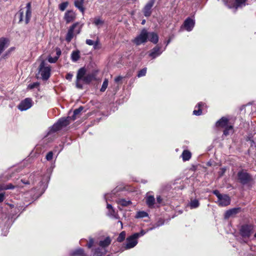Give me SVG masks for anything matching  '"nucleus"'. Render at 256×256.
I'll use <instances>...</instances> for the list:
<instances>
[{"label":"nucleus","mask_w":256,"mask_h":256,"mask_svg":"<svg viewBox=\"0 0 256 256\" xmlns=\"http://www.w3.org/2000/svg\"><path fill=\"white\" fill-rule=\"evenodd\" d=\"M255 226L253 224H242L240 228V234L244 239H248L254 234Z\"/></svg>","instance_id":"1"},{"label":"nucleus","mask_w":256,"mask_h":256,"mask_svg":"<svg viewBox=\"0 0 256 256\" xmlns=\"http://www.w3.org/2000/svg\"><path fill=\"white\" fill-rule=\"evenodd\" d=\"M82 26L78 22L73 24L68 29L66 36V40L70 42L76 34L80 33Z\"/></svg>","instance_id":"2"},{"label":"nucleus","mask_w":256,"mask_h":256,"mask_svg":"<svg viewBox=\"0 0 256 256\" xmlns=\"http://www.w3.org/2000/svg\"><path fill=\"white\" fill-rule=\"evenodd\" d=\"M213 194L218 198L217 203L221 206H226L230 204V196L226 194H221L218 190H214Z\"/></svg>","instance_id":"3"},{"label":"nucleus","mask_w":256,"mask_h":256,"mask_svg":"<svg viewBox=\"0 0 256 256\" xmlns=\"http://www.w3.org/2000/svg\"><path fill=\"white\" fill-rule=\"evenodd\" d=\"M50 67L46 64L45 62L42 60L38 68V74L40 75L41 78L44 80H47L50 75Z\"/></svg>","instance_id":"4"},{"label":"nucleus","mask_w":256,"mask_h":256,"mask_svg":"<svg viewBox=\"0 0 256 256\" xmlns=\"http://www.w3.org/2000/svg\"><path fill=\"white\" fill-rule=\"evenodd\" d=\"M246 0H224L226 6L230 8H235L237 9L238 8H242L246 5Z\"/></svg>","instance_id":"5"},{"label":"nucleus","mask_w":256,"mask_h":256,"mask_svg":"<svg viewBox=\"0 0 256 256\" xmlns=\"http://www.w3.org/2000/svg\"><path fill=\"white\" fill-rule=\"evenodd\" d=\"M148 38V32L144 28L141 31L140 34L133 40V42L138 46L146 42Z\"/></svg>","instance_id":"6"},{"label":"nucleus","mask_w":256,"mask_h":256,"mask_svg":"<svg viewBox=\"0 0 256 256\" xmlns=\"http://www.w3.org/2000/svg\"><path fill=\"white\" fill-rule=\"evenodd\" d=\"M138 238L133 234L128 237L126 240V244L124 248L125 250H128L134 248L138 244Z\"/></svg>","instance_id":"7"},{"label":"nucleus","mask_w":256,"mask_h":256,"mask_svg":"<svg viewBox=\"0 0 256 256\" xmlns=\"http://www.w3.org/2000/svg\"><path fill=\"white\" fill-rule=\"evenodd\" d=\"M238 177L240 182L243 184H246L252 180L251 176L243 170L238 172Z\"/></svg>","instance_id":"8"},{"label":"nucleus","mask_w":256,"mask_h":256,"mask_svg":"<svg viewBox=\"0 0 256 256\" xmlns=\"http://www.w3.org/2000/svg\"><path fill=\"white\" fill-rule=\"evenodd\" d=\"M32 106V100L30 98H26L22 101L18 106L21 111L26 110Z\"/></svg>","instance_id":"9"},{"label":"nucleus","mask_w":256,"mask_h":256,"mask_svg":"<svg viewBox=\"0 0 256 256\" xmlns=\"http://www.w3.org/2000/svg\"><path fill=\"white\" fill-rule=\"evenodd\" d=\"M155 0H149L143 8L144 14L145 16H150L152 14V8L154 6Z\"/></svg>","instance_id":"10"},{"label":"nucleus","mask_w":256,"mask_h":256,"mask_svg":"<svg viewBox=\"0 0 256 256\" xmlns=\"http://www.w3.org/2000/svg\"><path fill=\"white\" fill-rule=\"evenodd\" d=\"M76 18V14L72 10H68L64 14V19L66 23L74 21Z\"/></svg>","instance_id":"11"},{"label":"nucleus","mask_w":256,"mask_h":256,"mask_svg":"<svg viewBox=\"0 0 256 256\" xmlns=\"http://www.w3.org/2000/svg\"><path fill=\"white\" fill-rule=\"evenodd\" d=\"M194 26V21L190 18H187L184 23V26L188 31H191Z\"/></svg>","instance_id":"12"},{"label":"nucleus","mask_w":256,"mask_h":256,"mask_svg":"<svg viewBox=\"0 0 256 256\" xmlns=\"http://www.w3.org/2000/svg\"><path fill=\"white\" fill-rule=\"evenodd\" d=\"M150 192H148L146 196V202L147 206L150 208H154L155 198L154 196L150 195Z\"/></svg>","instance_id":"13"},{"label":"nucleus","mask_w":256,"mask_h":256,"mask_svg":"<svg viewBox=\"0 0 256 256\" xmlns=\"http://www.w3.org/2000/svg\"><path fill=\"white\" fill-rule=\"evenodd\" d=\"M240 210V208H233L230 210H227L224 214V218H228L230 216H232L238 213Z\"/></svg>","instance_id":"14"},{"label":"nucleus","mask_w":256,"mask_h":256,"mask_svg":"<svg viewBox=\"0 0 256 256\" xmlns=\"http://www.w3.org/2000/svg\"><path fill=\"white\" fill-rule=\"evenodd\" d=\"M228 120L225 117L222 118L220 120L216 122V127H220L224 128L228 126Z\"/></svg>","instance_id":"15"},{"label":"nucleus","mask_w":256,"mask_h":256,"mask_svg":"<svg viewBox=\"0 0 256 256\" xmlns=\"http://www.w3.org/2000/svg\"><path fill=\"white\" fill-rule=\"evenodd\" d=\"M161 48L158 46H155L153 48L150 52L149 54V56H151L152 58H156V56L160 55L162 52L160 51Z\"/></svg>","instance_id":"16"},{"label":"nucleus","mask_w":256,"mask_h":256,"mask_svg":"<svg viewBox=\"0 0 256 256\" xmlns=\"http://www.w3.org/2000/svg\"><path fill=\"white\" fill-rule=\"evenodd\" d=\"M26 8L25 22L26 24H27L29 22L32 15L31 4L30 2H28L26 4Z\"/></svg>","instance_id":"17"},{"label":"nucleus","mask_w":256,"mask_h":256,"mask_svg":"<svg viewBox=\"0 0 256 256\" xmlns=\"http://www.w3.org/2000/svg\"><path fill=\"white\" fill-rule=\"evenodd\" d=\"M84 0H74V5L78 8L82 14L84 12Z\"/></svg>","instance_id":"18"},{"label":"nucleus","mask_w":256,"mask_h":256,"mask_svg":"<svg viewBox=\"0 0 256 256\" xmlns=\"http://www.w3.org/2000/svg\"><path fill=\"white\" fill-rule=\"evenodd\" d=\"M72 120L71 117L68 116L66 118H62L58 120V123L60 124V126L62 128L64 126H66L70 123V120Z\"/></svg>","instance_id":"19"},{"label":"nucleus","mask_w":256,"mask_h":256,"mask_svg":"<svg viewBox=\"0 0 256 256\" xmlns=\"http://www.w3.org/2000/svg\"><path fill=\"white\" fill-rule=\"evenodd\" d=\"M148 38L150 41L155 44L158 41V34L154 32H148Z\"/></svg>","instance_id":"20"},{"label":"nucleus","mask_w":256,"mask_h":256,"mask_svg":"<svg viewBox=\"0 0 256 256\" xmlns=\"http://www.w3.org/2000/svg\"><path fill=\"white\" fill-rule=\"evenodd\" d=\"M111 241L110 238L108 236L104 240H100L99 245L102 248H104L108 246L110 244Z\"/></svg>","instance_id":"21"},{"label":"nucleus","mask_w":256,"mask_h":256,"mask_svg":"<svg viewBox=\"0 0 256 256\" xmlns=\"http://www.w3.org/2000/svg\"><path fill=\"white\" fill-rule=\"evenodd\" d=\"M86 70L84 68H80L77 73V81H80L81 80H83V78L85 76L84 75L86 74Z\"/></svg>","instance_id":"22"},{"label":"nucleus","mask_w":256,"mask_h":256,"mask_svg":"<svg viewBox=\"0 0 256 256\" xmlns=\"http://www.w3.org/2000/svg\"><path fill=\"white\" fill-rule=\"evenodd\" d=\"M80 58V52L79 50L73 51L71 54V59L73 62L78 61Z\"/></svg>","instance_id":"23"},{"label":"nucleus","mask_w":256,"mask_h":256,"mask_svg":"<svg viewBox=\"0 0 256 256\" xmlns=\"http://www.w3.org/2000/svg\"><path fill=\"white\" fill-rule=\"evenodd\" d=\"M204 103H203L202 102H199L198 104V105L196 106V108H198V110H194L193 111V114L196 116H200V114H202V110H201L200 108L202 106H204Z\"/></svg>","instance_id":"24"},{"label":"nucleus","mask_w":256,"mask_h":256,"mask_svg":"<svg viewBox=\"0 0 256 256\" xmlns=\"http://www.w3.org/2000/svg\"><path fill=\"white\" fill-rule=\"evenodd\" d=\"M182 156L184 161L188 160L191 158V153L188 150H184Z\"/></svg>","instance_id":"25"},{"label":"nucleus","mask_w":256,"mask_h":256,"mask_svg":"<svg viewBox=\"0 0 256 256\" xmlns=\"http://www.w3.org/2000/svg\"><path fill=\"white\" fill-rule=\"evenodd\" d=\"M118 204L123 206H128L132 204L130 200H126L124 199H120L117 201Z\"/></svg>","instance_id":"26"},{"label":"nucleus","mask_w":256,"mask_h":256,"mask_svg":"<svg viewBox=\"0 0 256 256\" xmlns=\"http://www.w3.org/2000/svg\"><path fill=\"white\" fill-rule=\"evenodd\" d=\"M106 253V250L100 248H97L94 250L93 256H102Z\"/></svg>","instance_id":"27"},{"label":"nucleus","mask_w":256,"mask_h":256,"mask_svg":"<svg viewBox=\"0 0 256 256\" xmlns=\"http://www.w3.org/2000/svg\"><path fill=\"white\" fill-rule=\"evenodd\" d=\"M233 132V127L232 126L228 125V126L224 128V134L226 136L229 135L230 134Z\"/></svg>","instance_id":"28"},{"label":"nucleus","mask_w":256,"mask_h":256,"mask_svg":"<svg viewBox=\"0 0 256 256\" xmlns=\"http://www.w3.org/2000/svg\"><path fill=\"white\" fill-rule=\"evenodd\" d=\"M94 78V74H88L83 78V81L86 83L90 82Z\"/></svg>","instance_id":"29"},{"label":"nucleus","mask_w":256,"mask_h":256,"mask_svg":"<svg viewBox=\"0 0 256 256\" xmlns=\"http://www.w3.org/2000/svg\"><path fill=\"white\" fill-rule=\"evenodd\" d=\"M104 23V20H102L100 18H95L94 20V24L95 26H96L98 28H99L100 26H102Z\"/></svg>","instance_id":"30"},{"label":"nucleus","mask_w":256,"mask_h":256,"mask_svg":"<svg viewBox=\"0 0 256 256\" xmlns=\"http://www.w3.org/2000/svg\"><path fill=\"white\" fill-rule=\"evenodd\" d=\"M84 108L82 106H80L78 108L76 109L74 112V114L71 117L72 118V120H74L76 119V116L80 113V112Z\"/></svg>","instance_id":"31"},{"label":"nucleus","mask_w":256,"mask_h":256,"mask_svg":"<svg viewBox=\"0 0 256 256\" xmlns=\"http://www.w3.org/2000/svg\"><path fill=\"white\" fill-rule=\"evenodd\" d=\"M199 202L198 200H191L190 202V206L191 208H198L199 206Z\"/></svg>","instance_id":"32"},{"label":"nucleus","mask_w":256,"mask_h":256,"mask_svg":"<svg viewBox=\"0 0 256 256\" xmlns=\"http://www.w3.org/2000/svg\"><path fill=\"white\" fill-rule=\"evenodd\" d=\"M72 255H78L80 256H84V250L82 248H78L74 251L72 253Z\"/></svg>","instance_id":"33"},{"label":"nucleus","mask_w":256,"mask_h":256,"mask_svg":"<svg viewBox=\"0 0 256 256\" xmlns=\"http://www.w3.org/2000/svg\"><path fill=\"white\" fill-rule=\"evenodd\" d=\"M148 216V214L147 212L144 211H140L136 213V218H145Z\"/></svg>","instance_id":"34"},{"label":"nucleus","mask_w":256,"mask_h":256,"mask_svg":"<svg viewBox=\"0 0 256 256\" xmlns=\"http://www.w3.org/2000/svg\"><path fill=\"white\" fill-rule=\"evenodd\" d=\"M126 235V234L124 231H122V232H121L117 238V241L120 242H121L122 241H124V240L125 239Z\"/></svg>","instance_id":"35"},{"label":"nucleus","mask_w":256,"mask_h":256,"mask_svg":"<svg viewBox=\"0 0 256 256\" xmlns=\"http://www.w3.org/2000/svg\"><path fill=\"white\" fill-rule=\"evenodd\" d=\"M62 128V126H60V124L58 122L56 124H54L52 128L50 130L52 132H55L58 130H59Z\"/></svg>","instance_id":"36"},{"label":"nucleus","mask_w":256,"mask_h":256,"mask_svg":"<svg viewBox=\"0 0 256 256\" xmlns=\"http://www.w3.org/2000/svg\"><path fill=\"white\" fill-rule=\"evenodd\" d=\"M68 2H62L58 6L59 9L61 11L63 12L66 9V8L68 7Z\"/></svg>","instance_id":"37"},{"label":"nucleus","mask_w":256,"mask_h":256,"mask_svg":"<svg viewBox=\"0 0 256 256\" xmlns=\"http://www.w3.org/2000/svg\"><path fill=\"white\" fill-rule=\"evenodd\" d=\"M108 215L111 216H112L113 218H118V214L115 212L114 208L110 209L108 210Z\"/></svg>","instance_id":"38"},{"label":"nucleus","mask_w":256,"mask_h":256,"mask_svg":"<svg viewBox=\"0 0 256 256\" xmlns=\"http://www.w3.org/2000/svg\"><path fill=\"white\" fill-rule=\"evenodd\" d=\"M108 79H105L104 80L102 85V86L100 88L101 92H104L106 90V89L108 86Z\"/></svg>","instance_id":"39"},{"label":"nucleus","mask_w":256,"mask_h":256,"mask_svg":"<svg viewBox=\"0 0 256 256\" xmlns=\"http://www.w3.org/2000/svg\"><path fill=\"white\" fill-rule=\"evenodd\" d=\"M146 73V68H144L140 70L138 74V78L144 76Z\"/></svg>","instance_id":"40"},{"label":"nucleus","mask_w":256,"mask_h":256,"mask_svg":"<svg viewBox=\"0 0 256 256\" xmlns=\"http://www.w3.org/2000/svg\"><path fill=\"white\" fill-rule=\"evenodd\" d=\"M40 84L38 82H34L32 84H30L28 85V88L29 89H33L35 88H38Z\"/></svg>","instance_id":"41"},{"label":"nucleus","mask_w":256,"mask_h":256,"mask_svg":"<svg viewBox=\"0 0 256 256\" xmlns=\"http://www.w3.org/2000/svg\"><path fill=\"white\" fill-rule=\"evenodd\" d=\"M18 18H19V22H21L23 20V14H24V11L22 10V9H20L18 13L17 14Z\"/></svg>","instance_id":"42"},{"label":"nucleus","mask_w":256,"mask_h":256,"mask_svg":"<svg viewBox=\"0 0 256 256\" xmlns=\"http://www.w3.org/2000/svg\"><path fill=\"white\" fill-rule=\"evenodd\" d=\"M94 240L92 238H89V241L87 244L88 248H90L94 245Z\"/></svg>","instance_id":"43"},{"label":"nucleus","mask_w":256,"mask_h":256,"mask_svg":"<svg viewBox=\"0 0 256 256\" xmlns=\"http://www.w3.org/2000/svg\"><path fill=\"white\" fill-rule=\"evenodd\" d=\"M58 60V56H55L52 58V56H49L48 58V61L50 63H54Z\"/></svg>","instance_id":"44"},{"label":"nucleus","mask_w":256,"mask_h":256,"mask_svg":"<svg viewBox=\"0 0 256 256\" xmlns=\"http://www.w3.org/2000/svg\"><path fill=\"white\" fill-rule=\"evenodd\" d=\"M53 158V153L52 151L48 152L46 156V159L48 160H50Z\"/></svg>","instance_id":"45"},{"label":"nucleus","mask_w":256,"mask_h":256,"mask_svg":"<svg viewBox=\"0 0 256 256\" xmlns=\"http://www.w3.org/2000/svg\"><path fill=\"white\" fill-rule=\"evenodd\" d=\"M146 232L144 230H142L140 231V232L134 233V236H136L138 238L139 237L144 236Z\"/></svg>","instance_id":"46"},{"label":"nucleus","mask_w":256,"mask_h":256,"mask_svg":"<svg viewBox=\"0 0 256 256\" xmlns=\"http://www.w3.org/2000/svg\"><path fill=\"white\" fill-rule=\"evenodd\" d=\"M226 171V168H222L220 169L218 172V175L220 176H222L224 175Z\"/></svg>","instance_id":"47"},{"label":"nucleus","mask_w":256,"mask_h":256,"mask_svg":"<svg viewBox=\"0 0 256 256\" xmlns=\"http://www.w3.org/2000/svg\"><path fill=\"white\" fill-rule=\"evenodd\" d=\"M163 203V200L162 198L160 196H156V204H160Z\"/></svg>","instance_id":"48"},{"label":"nucleus","mask_w":256,"mask_h":256,"mask_svg":"<svg viewBox=\"0 0 256 256\" xmlns=\"http://www.w3.org/2000/svg\"><path fill=\"white\" fill-rule=\"evenodd\" d=\"M15 188V186H14L13 184H6V190H12V189H14V188Z\"/></svg>","instance_id":"49"},{"label":"nucleus","mask_w":256,"mask_h":256,"mask_svg":"<svg viewBox=\"0 0 256 256\" xmlns=\"http://www.w3.org/2000/svg\"><path fill=\"white\" fill-rule=\"evenodd\" d=\"M72 76H73V74H72L68 73L66 75V80H71Z\"/></svg>","instance_id":"50"},{"label":"nucleus","mask_w":256,"mask_h":256,"mask_svg":"<svg viewBox=\"0 0 256 256\" xmlns=\"http://www.w3.org/2000/svg\"><path fill=\"white\" fill-rule=\"evenodd\" d=\"M86 42L87 44L89 45V46H92L93 44H94V42L91 40H86Z\"/></svg>","instance_id":"51"},{"label":"nucleus","mask_w":256,"mask_h":256,"mask_svg":"<svg viewBox=\"0 0 256 256\" xmlns=\"http://www.w3.org/2000/svg\"><path fill=\"white\" fill-rule=\"evenodd\" d=\"M99 44V41L98 40H97L96 42H94V44L92 46H94V49L96 50L98 48V45Z\"/></svg>","instance_id":"52"},{"label":"nucleus","mask_w":256,"mask_h":256,"mask_svg":"<svg viewBox=\"0 0 256 256\" xmlns=\"http://www.w3.org/2000/svg\"><path fill=\"white\" fill-rule=\"evenodd\" d=\"M122 79V77L121 76H118L114 78L116 82L118 83Z\"/></svg>","instance_id":"53"},{"label":"nucleus","mask_w":256,"mask_h":256,"mask_svg":"<svg viewBox=\"0 0 256 256\" xmlns=\"http://www.w3.org/2000/svg\"><path fill=\"white\" fill-rule=\"evenodd\" d=\"M4 199V193L0 194V202H2Z\"/></svg>","instance_id":"54"},{"label":"nucleus","mask_w":256,"mask_h":256,"mask_svg":"<svg viewBox=\"0 0 256 256\" xmlns=\"http://www.w3.org/2000/svg\"><path fill=\"white\" fill-rule=\"evenodd\" d=\"M79 81H76V86L78 88H82V85L79 84Z\"/></svg>","instance_id":"55"},{"label":"nucleus","mask_w":256,"mask_h":256,"mask_svg":"<svg viewBox=\"0 0 256 256\" xmlns=\"http://www.w3.org/2000/svg\"><path fill=\"white\" fill-rule=\"evenodd\" d=\"M6 188V185H4V184L0 185V190H6V188Z\"/></svg>","instance_id":"56"},{"label":"nucleus","mask_w":256,"mask_h":256,"mask_svg":"<svg viewBox=\"0 0 256 256\" xmlns=\"http://www.w3.org/2000/svg\"><path fill=\"white\" fill-rule=\"evenodd\" d=\"M56 54H57L56 56H58V58L59 56H60V55L61 54V51H60V49L57 50H56Z\"/></svg>","instance_id":"57"},{"label":"nucleus","mask_w":256,"mask_h":256,"mask_svg":"<svg viewBox=\"0 0 256 256\" xmlns=\"http://www.w3.org/2000/svg\"><path fill=\"white\" fill-rule=\"evenodd\" d=\"M107 208L109 210H110V209H112L113 208L112 206L110 204H107Z\"/></svg>","instance_id":"58"},{"label":"nucleus","mask_w":256,"mask_h":256,"mask_svg":"<svg viewBox=\"0 0 256 256\" xmlns=\"http://www.w3.org/2000/svg\"><path fill=\"white\" fill-rule=\"evenodd\" d=\"M108 195L109 194H106L105 196H105V199H106V201H107L108 199Z\"/></svg>","instance_id":"59"},{"label":"nucleus","mask_w":256,"mask_h":256,"mask_svg":"<svg viewBox=\"0 0 256 256\" xmlns=\"http://www.w3.org/2000/svg\"><path fill=\"white\" fill-rule=\"evenodd\" d=\"M21 181H22V183H24V184H29V182H26L22 180H21Z\"/></svg>","instance_id":"60"},{"label":"nucleus","mask_w":256,"mask_h":256,"mask_svg":"<svg viewBox=\"0 0 256 256\" xmlns=\"http://www.w3.org/2000/svg\"><path fill=\"white\" fill-rule=\"evenodd\" d=\"M145 23H146V20H142V24H144Z\"/></svg>","instance_id":"61"},{"label":"nucleus","mask_w":256,"mask_h":256,"mask_svg":"<svg viewBox=\"0 0 256 256\" xmlns=\"http://www.w3.org/2000/svg\"><path fill=\"white\" fill-rule=\"evenodd\" d=\"M118 222H119V223H120V224L121 226H122V222L121 221H118Z\"/></svg>","instance_id":"62"},{"label":"nucleus","mask_w":256,"mask_h":256,"mask_svg":"<svg viewBox=\"0 0 256 256\" xmlns=\"http://www.w3.org/2000/svg\"><path fill=\"white\" fill-rule=\"evenodd\" d=\"M254 238H256V232L254 234Z\"/></svg>","instance_id":"63"},{"label":"nucleus","mask_w":256,"mask_h":256,"mask_svg":"<svg viewBox=\"0 0 256 256\" xmlns=\"http://www.w3.org/2000/svg\"><path fill=\"white\" fill-rule=\"evenodd\" d=\"M170 42V40H168L167 42V44H168Z\"/></svg>","instance_id":"64"}]
</instances>
